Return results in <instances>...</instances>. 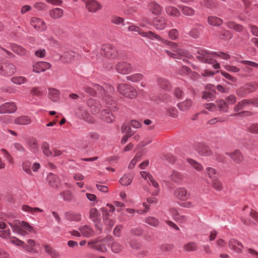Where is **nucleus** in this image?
Here are the masks:
<instances>
[{
    "label": "nucleus",
    "instance_id": "a878e982",
    "mask_svg": "<svg viewBox=\"0 0 258 258\" xmlns=\"http://www.w3.org/2000/svg\"><path fill=\"white\" fill-rule=\"evenodd\" d=\"M31 119L30 117L28 116H19L14 120V123L18 125H28L31 123Z\"/></svg>",
    "mask_w": 258,
    "mask_h": 258
},
{
    "label": "nucleus",
    "instance_id": "ddd939ff",
    "mask_svg": "<svg viewBox=\"0 0 258 258\" xmlns=\"http://www.w3.org/2000/svg\"><path fill=\"white\" fill-rule=\"evenodd\" d=\"M174 195L179 200L186 201L190 196V194L183 187H179L174 191Z\"/></svg>",
    "mask_w": 258,
    "mask_h": 258
},
{
    "label": "nucleus",
    "instance_id": "aec40b11",
    "mask_svg": "<svg viewBox=\"0 0 258 258\" xmlns=\"http://www.w3.org/2000/svg\"><path fill=\"white\" fill-rule=\"evenodd\" d=\"M229 247L236 253H241L243 247V244L234 239H231L229 241Z\"/></svg>",
    "mask_w": 258,
    "mask_h": 258
},
{
    "label": "nucleus",
    "instance_id": "dca6fc26",
    "mask_svg": "<svg viewBox=\"0 0 258 258\" xmlns=\"http://www.w3.org/2000/svg\"><path fill=\"white\" fill-rule=\"evenodd\" d=\"M87 104L93 114H97L100 111L101 104L99 101L91 99L88 101Z\"/></svg>",
    "mask_w": 258,
    "mask_h": 258
},
{
    "label": "nucleus",
    "instance_id": "864d4df0",
    "mask_svg": "<svg viewBox=\"0 0 258 258\" xmlns=\"http://www.w3.org/2000/svg\"><path fill=\"white\" fill-rule=\"evenodd\" d=\"M197 245L194 242H190L184 246V249L187 251H193L197 249Z\"/></svg>",
    "mask_w": 258,
    "mask_h": 258
},
{
    "label": "nucleus",
    "instance_id": "37998d69",
    "mask_svg": "<svg viewBox=\"0 0 258 258\" xmlns=\"http://www.w3.org/2000/svg\"><path fill=\"white\" fill-rule=\"evenodd\" d=\"M127 79L133 82H137L142 80L143 78V75L142 74H135L127 76Z\"/></svg>",
    "mask_w": 258,
    "mask_h": 258
},
{
    "label": "nucleus",
    "instance_id": "4c0bfd02",
    "mask_svg": "<svg viewBox=\"0 0 258 258\" xmlns=\"http://www.w3.org/2000/svg\"><path fill=\"white\" fill-rule=\"evenodd\" d=\"M216 105L219 108L220 111L222 112H227L228 110V107L226 103L223 100H218L216 101Z\"/></svg>",
    "mask_w": 258,
    "mask_h": 258
},
{
    "label": "nucleus",
    "instance_id": "f3484780",
    "mask_svg": "<svg viewBox=\"0 0 258 258\" xmlns=\"http://www.w3.org/2000/svg\"><path fill=\"white\" fill-rule=\"evenodd\" d=\"M76 113L78 117L89 123H92L94 122V119L92 116L86 110L82 108L78 109Z\"/></svg>",
    "mask_w": 258,
    "mask_h": 258
},
{
    "label": "nucleus",
    "instance_id": "5fc2aeb1",
    "mask_svg": "<svg viewBox=\"0 0 258 258\" xmlns=\"http://www.w3.org/2000/svg\"><path fill=\"white\" fill-rule=\"evenodd\" d=\"M202 98L208 101L213 100L215 98L214 92H205L204 93Z\"/></svg>",
    "mask_w": 258,
    "mask_h": 258
},
{
    "label": "nucleus",
    "instance_id": "bb28decb",
    "mask_svg": "<svg viewBox=\"0 0 258 258\" xmlns=\"http://www.w3.org/2000/svg\"><path fill=\"white\" fill-rule=\"evenodd\" d=\"M81 233L85 237H89L94 234L93 229L89 226L85 225L79 228Z\"/></svg>",
    "mask_w": 258,
    "mask_h": 258
},
{
    "label": "nucleus",
    "instance_id": "6e6d98bb",
    "mask_svg": "<svg viewBox=\"0 0 258 258\" xmlns=\"http://www.w3.org/2000/svg\"><path fill=\"white\" fill-rule=\"evenodd\" d=\"M168 37L172 40H175L178 37V31L176 29H172L168 32Z\"/></svg>",
    "mask_w": 258,
    "mask_h": 258
},
{
    "label": "nucleus",
    "instance_id": "680f3d73",
    "mask_svg": "<svg viewBox=\"0 0 258 258\" xmlns=\"http://www.w3.org/2000/svg\"><path fill=\"white\" fill-rule=\"evenodd\" d=\"M212 186L218 191H220L222 189V184L221 182L218 179H214L212 182Z\"/></svg>",
    "mask_w": 258,
    "mask_h": 258
},
{
    "label": "nucleus",
    "instance_id": "0eeeda50",
    "mask_svg": "<svg viewBox=\"0 0 258 258\" xmlns=\"http://www.w3.org/2000/svg\"><path fill=\"white\" fill-rule=\"evenodd\" d=\"M169 47L175 53H173L168 50H165V51L167 55L172 58H179L180 56H183L189 57L190 55L189 52L187 51L178 48L177 44L176 46V48L175 49L172 48L170 46H169Z\"/></svg>",
    "mask_w": 258,
    "mask_h": 258
},
{
    "label": "nucleus",
    "instance_id": "1a4fd4ad",
    "mask_svg": "<svg viewBox=\"0 0 258 258\" xmlns=\"http://www.w3.org/2000/svg\"><path fill=\"white\" fill-rule=\"evenodd\" d=\"M89 218L95 223L96 228L99 231H101V227L99 224L100 222V214L97 209L95 208H91L89 210Z\"/></svg>",
    "mask_w": 258,
    "mask_h": 258
},
{
    "label": "nucleus",
    "instance_id": "393cba45",
    "mask_svg": "<svg viewBox=\"0 0 258 258\" xmlns=\"http://www.w3.org/2000/svg\"><path fill=\"white\" fill-rule=\"evenodd\" d=\"M149 10L155 15H158L161 13V7L156 2H151L148 5Z\"/></svg>",
    "mask_w": 258,
    "mask_h": 258
},
{
    "label": "nucleus",
    "instance_id": "8fccbe9b",
    "mask_svg": "<svg viewBox=\"0 0 258 258\" xmlns=\"http://www.w3.org/2000/svg\"><path fill=\"white\" fill-rule=\"evenodd\" d=\"M187 161L188 163L197 171H201L203 169V166L195 160L188 158L187 159Z\"/></svg>",
    "mask_w": 258,
    "mask_h": 258
},
{
    "label": "nucleus",
    "instance_id": "4468645a",
    "mask_svg": "<svg viewBox=\"0 0 258 258\" xmlns=\"http://www.w3.org/2000/svg\"><path fill=\"white\" fill-rule=\"evenodd\" d=\"M51 66V64L49 62L39 61L33 65V71L36 73H40L50 69Z\"/></svg>",
    "mask_w": 258,
    "mask_h": 258
},
{
    "label": "nucleus",
    "instance_id": "603ef678",
    "mask_svg": "<svg viewBox=\"0 0 258 258\" xmlns=\"http://www.w3.org/2000/svg\"><path fill=\"white\" fill-rule=\"evenodd\" d=\"M132 181V178L130 177L129 176L124 175L122 177L120 180L119 182L122 185L126 186L130 185Z\"/></svg>",
    "mask_w": 258,
    "mask_h": 258
},
{
    "label": "nucleus",
    "instance_id": "423d86ee",
    "mask_svg": "<svg viewBox=\"0 0 258 258\" xmlns=\"http://www.w3.org/2000/svg\"><path fill=\"white\" fill-rule=\"evenodd\" d=\"M30 24L36 30L39 32L44 31L47 28L46 24L44 20L37 17L31 18Z\"/></svg>",
    "mask_w": 258,
    "mask_h": 258
},
{
    "label": "nucleus",
    "instance_id": "4d7b16f0",
    "mask_svg": "<svg viewBox=\"0 0 258 258\" xmlns=\"http://www.w3.org/2000/svg\"><path fill=\"white\" fill-rule=\"evenodd\" d=\"M213 58L216 57L217 56L220 57L224 59H229L230 56L228 54L223 52H213Z\"/></svg>",
    "mask_w": 258,
    "mask_h": 258
},
{
    "label": "nucleus",
    "instance_id": "6ab92c4d",
    "mask_svg": "<svg viewBox=\"0 0 258 258\" xmlns=\"http://www.w3.org/2000/svg\"><path fill=\"white\" fill-rule=\"evenodd\" d=\"M47 180L49 184L54 188H57L60 185V179L57 176L52 173H50L47 175Z\"/></svg>",
    "mask_w": 258,
    "mask_h": 258
},
{
    "label": "nucleus",
    "instance_id": "3c124183",
    "mask_svg": "<svg viewBox=\"0 0 258 258\" xmlns=\"http://www.w3.org/2000/svg\"><path fill=\"white\" fill-rule=\"evenodd\" d=\"M158 83L160 86L164 89H168L170 87V84L169 82L165 79H159L158 80Z\"/></svg>",
    "mask_w": 258,
    "mask_h": 258
},
{
    "label": "nucleus",
    "instance_id": "a19ab883",
    "mask_svg": "<svg viewBox=\"0 0 258 258\" xmlns=\"http://www.w3.org/2000/svg\"><path fill=\"white\" fill-rule=\"evenodd\" d=\"M11 81L14 84L20 85L27 82V79L23 76L14 77L11 79Z\"/></svg>",
    "mask_w": 258,
    "mask_h": 258
},
{
    "label": "nucleus",
    "instance_id": "ea45409f",
    "mask_svg": "<svg viewBox=\"0 0 258 258\" xmlns=\"http://www.w3.org/2000/svg\"><path fill=\"white\" fill-rule=\"evenodd\" d=\"M23 211L29 212L32 214H35L36 212H42L43 210L39 208H31L28 205H23L22 207Z\"/></svg>",
    "mask_w": 258,
    "mask_h": 258
},
{
    "label": "nucleus",
    "instance_id": "a18cd8bd",
    "mask_svg": "<svg viewBox=\"0 0 258 258\" xmlns=\"http://www.w3.org/2000/svg\"><path fill=\"white\" fill-rule=\"evenodd\" d=\"M12 50L20 55L25 54L26 53V50L22 46L14 44L12 45Z\"/></svg>",
    "mask_w": 258,
    "mask_h": 258
},
{
    "label": "nucleus",
    "instance_id": "20e7f679",
    "mask_svg": "<svg viewBox=\"0 0 258 258\" xmlns=\"http://www.w3.org/2000/svg\"><path fill=\"white\" fill-rule=\"evenodd\" d=\"M101 53L106 58L115 59L118 56V52L115 47L110 44H104L101 48Z\"/></svg>",
    "mask_w": 258,
    "mask_h": 258
},
{
    "label": "nucleus",
    "instance_id": "09e8293b",
    "mask_svg": "<svg viewBox=\"0 0 258 258\" xmlns=\"http://www.w3.org/2000/svg\"><path fill=\"white\" fill-rule=\"evenodd\" d=\"M61 197L66 201H71L73 199V196L70 190H65L60 193Z\"/></svg>",
    "mask_w": 258,
    "mask_h": 258
},
{
    "label": "nucleus",
    "instance_id": "c9c22d12",
    "mask_svg": "<svg viewBox=\"0 0 258 258\" xmlns=\"http://www.w3.org/2000/svg\"><path fill=\"white\" fill-rule=\"evenodd\" d=\"M179 9L183 14L187 16H192L195 13V10L189 7L181 6L179 7Z\"/></svg>",
    "mask_w": 258,
    "mask_h": 258
},
{
    "label": "nucleus",
    "instance_id": "79ce46f5",
    "mask_svg": "<svg viewBox=\"0 0 258 258\" xmlns=\"http://www.w3.org/2000/svg\"><path fill=\"white\" fill-rule=\"evenodd\" d=\"M35 245V241L33 240L29 239L27 240V244L24 243L22 247L28 252H31L34 251V247Z\"/></svg>",
    "mask_w": 258,
    "mask_h": 258
},
{
    "label": "nucleus",
    "instance_id": "c03bdc74",
    "mask_svg": "<svg viewBox=\"0 0 258 258\" xmlns=\"http://www.w3.org/2000/svg\"><path fill=\"white\" fill-rule=\"evenodd\" d=\"M145 222L153 227L158 226L159 223L158 220L153 217H149L145 218Z\"/></svg>",
    "mask_w": 258,
    "mask_h": 258
},
{
    "label": "nucleus",
    "instance_id": "7ed1b4c3",
    "mask_svg": "<svg viewBox=\"0 0 258 258\" xmlns=\"http://www.w3.org/2000/svg\"><path fill=\"white\" fill-rule=\"evenodd\" d=\"M117 90L121 95L126 97L133 99L137 96V92L135 89L129 85L120 84L118 85Z\"/></svg>",
    "mask_w": 258,
    "mask_h": 258
},
{
    "label": "nucleus",
    "instance_id": "f03ea898",
    "mask_svg": "<svg viewBox=\"0 0 258 258\" xmlns=\"http://www.w3.org/2000/svg\"><path fill=\"white\" fill-rule=\"evenodd\" d=\"M140 35L144 37H147L148 38L154 40V39L159 40L162 43L170 46L172 48L175 49L176 47V43L168 40L167 39L161 38L159 35H157L155 33L152 31L143 32H141Z\"/></svg>",
    "mask_w": 258,
    "mask_h": 258
},
{
    "label": "nucleus",
    "instance_id": "6e6552de",
    "mask_svg": "<svg viewBox=\"0 0 258 258\" xmlns=\"http://www.w3.org/2000/svg\"><path fill=\"white\" fill-rule=\"evenodd\" d=\"M15 66L10 63H5L0 66V74L5 76H11L16 72Z\"/></svg>",
    "mask_w": 258,
    "mask_h": 258
},
{
    "label": "nucleus",
    "instance_id": "b1692460",
    "mask_svg": "<svg viewBox=\"0 0 258 258\" xmlns=\"http://www.w3.org/2000/svg\"><path fill=\"white\" fill-rule=\"evenodd\" d=\"M48 98L53 102H57L59 99V91L58 90L53 88H48Z\"/></svg>",
    "mask_w": 258,
    "mask_h": 258
},
{
    "label": "nucleus",
    "instance_id": "39448f33",
    "mask_svg": "<svg viewBox=\"0 0 258 258\" xmlns=\"http://www.w3.org/2000/svg\"><path fill=\"white\" fill-rule=\"evenodd\" d=\"M258 88V84L255 82L249 83L240 88L236 92L238 96H244L248 93L255 91Z\"/></svg>",
    "mask_w": 258,
    "mask_h": 258
},
{
    "label": "nucleus",
    "instance_id": "412c9836",
    "mask_svg": "<svg viewBox=\"0 0 258 258\" xmlns=\"http://www.w3.org/2000/svg\"><path fill=\"white\" fill-rule=\"evenodd\" d=\"M101 116V119L107 123H111L115 119V117L112 112L107 109L102 110Z\"/></svg>",
    "mask_w": 258,
    "mask_h": 258
},
{
    "label": "nucleus",
    "instance_id": "4be33fe9",
    "mask_svg": "<svg viewBox=\"0 0 258 258\" xmlns=\"http://www.w3.org/2000/svg\"><path fill=\"white\" fill-rule=\"evenodd\" d=\"M86 6L89 11L91 12H95L101 8L99 4L94 0H87Z\"/></svg>",
    "mask_w": 258,
    "mask_h": 258
},
{
    "label": "nucleus",
    "instance_id": "2f4dec72",
    "mask_svg": "<svg viewBox=\"0 0 258 258\" xmlns=\"http://www.w3.org/2000/svg\"><path fill=\"white\" fill-rule=\"evenodd\" d=\"M45 251L52 258H58L60 256L59 253L53 248L48 245L44 246Z\"/></svg>",
    "mask_w": 258,
    "mask_h": 258
},
{
    "label": "nucleus",
    "instance_id": "de8ad7c7",
    "mask_svg": "<svg viewBox=\"0 0 258 258\" xmlns=\"http://www.w3.org/2000/svg\"><path fill=\"white\" fill-rule=\"evenodd\" d=\"M42 149L43 153L47 156L53 155V153L49 149V145L46 142H43L42 144Z\"/></svg>",
    "mask_w": 258,
    "mask_h": 258
},
{
    "label": "nucleus",
    "instance_id": "c85d7f7f",
    "mask_svg": "<svg viewBox=\"0 0 258 258\" xmlns=\"http://www.w3.org/2000/svg\"><path fill=\"white\" fill-rule=\"evenodd\" d=\"M249 99H244L239 102L238 104L234 107V110L238 112L241 110L244 109L247 106L250 105Z\"/></svg>",
    "mask_w": 258,
    "mask_h": 258
},
{
    "label": "nucleus",
    "instance_id": "9d476101",
    "mask_svg": "<svg viewBox=\"0 0 258 258\" xmlns=\"http://www.w3.org/2000/svg\"><path fill=\"white\" fill-rule=\"evenodd\" d=\"M17 106L14 102H6L0 106V114L13 113L16 111Z\"/></svg>",
    "mask_w": 258,
    "mask_h": 258
},
{
    "label": "nucleus",
    "instance_id": "338daca9",
    "mask_svg": "<svg viewBox=\"0 0 258 258\" xmlns=\"http://www.w3.org/2000/svg\"><path fill=\"white\" fill-rule=\"evenodd\" d=\"M220 37L223 39H229L232 37V35L229 31L224 30L221 32V35Z\"/></svg>",
    "mask_w": 258,
    "mask_h": 258
},
{
    "label": "nucleus",
    "instance_id": "e2e57ef3",
    "mask_svg": "<svg viewBox=\"0 0 258 258\" xmlns=\"http://www.w3.org/2000/svg\"><path fill=\"white\" fill-rule=\"evenodd\" d=\"M201 31V28H194L190 31L189 35L194 38H197L199 36Z\"/></svg>",
    "mask_w": 258,
    "mask_h": 258
},
{
    "label": "nucleus",
    "instance_id": "f8f14e48",
    "mask_svg": "<svg viewBox=\"0 0 258 258\" xmlns=\"http://www.w3.org/2000/svg\"><path fill=\"white\" fill-rule=\"evenodd\" d=\"M78 57V54L74 51H70L65 52L63 55H60L59 59L61 62L68 63L71 62L72 60L77 59Z\"/></svg>",
    "mask_w": 258,
    "mask_h": 258
},
{
    "label": "nucleus",
    "instance_id": "052dcab7",
    "mask_svg": "<svg viewBox=\"0 0 258 258\" xmlns=\"http://www.w3.org/2000/svg\"><path fill=\"white\" fill-rule=\"evenodd\" d=\"M111 249L115 253H119L122 249V246L117 242H113L111 245Z\"/></svg>",
    "mask_w": 258,
    "mask_h": 258
},
{
    "label": "nucleus",
    "instance_id": "58836bf2",
    "mask_svg": "<svg viewBox=\"0 0 258 258\" xmlns=\"http://www.w3.org/2000/svg\"><path fill=\"white\" fill-rule=\"evenodd\" d=\"M167 14L172 17H178L180 15L179 11L176 8L172 6H169L166 8Z\"/></svg>",
    "mask_w": 258,
    "mask_h": 258
},
{
    "label": "nucleus",
    "instance_id": "13d9d810",
    "mask_svg": "<svg viewBox=\"0 0 258 258\" xmlns=\"http://www.w3.org/2000/svg\"><path fill=\"white\" fill-rule=\"evenodd\" d=\"M29 145L33 152H35L38 151L39 146L36 140H30L29 142Z\"/></svg>",
    "mask_w": 258,
    "mask_h": 258
},
{
    "label": "nucleus",
    "instance_id": "f704fd0d",
    "mask_svg": "<svg viewBox=\"0 0 258 258\" xmlns=\"http://www.w3.org/2000/svg\"><path fill=\"white\" fill-rule=\"evenodd\" d=\"M227 154L233 159L234 162L236 163L241 162L243 159L242 155H241L240 152L238 150H236L231 153Z\"/></svg>",
    "mask_w": 258,
    "mask_h": 258
},
{
    "label": "nucleus",
    "instance_id": "0e129e2a",
    "mask_svg": "<svg viewBox=\"0 0 258 258\" xmlns=\"http://www.w3.org/2000/svg\"><path fill=\"white\" fill-rule=\"evenodd\" d=\"M206 172L210 178H214L216 177V171L215 169L212 167H208L206 169Z\"/></svg>",
    "mask_w": 258,
    "mask_h": 258
},
{
    "label": "nucleus",
    "instance_id": "473e14b6",
    "mask_svg": "<svg viewBox=\"0 0 258 258\" xmlns=\"http://www.w3.org/2000/svg\"><path fill=\"white\" fill-rule=\"evenodd\" d=\"M192 105V101L190 99H186V100L179 103L178 104L179 109L183 111L188 110Z\"/></svg>",
    "mask_w": 258,
    "mask_h": 258
},
{
    "label": "nucleus",
    "instance_id": "c756f323",
    "mask_svg": "<svg viewBox=\"0 0 258 258\" xmlns=\"http://www.w3.org/2000/svg\"><path fill=\"white\" fill-rule=\"evenodd\" d=\"M169 179L175 183H180L183 179V175L178 171H173L169 176Z\"/></svg>",
    "mask_w": 258,
    "mask_h": 258
},
{
    "label": "nucleus",
    "instance_id": "a211bd4d",
    "mask_svg": "<svg viewBox=\"0 0 258 258\" xmlns=\"http://www.w3.org/2000/svg\"><path fill=\"white\" fill-rule=\"evenodd\" d=\"M196 150L200 155L205 156H210L212 154L210 149L203 143H198L197 145Z\"/></svg>",
    "mask_w": 258,
    "mask_h": 258
},
{
    "label": "nucleus",
    "instance_id": "bf43d9fd",
    "mask_svg": "<svg viewBox=\"0 0 258 258\" xmlns=\"http://www.w3.org/2000/svg\"><path fill=\"white\" fill-rule=\"evenodd\" d=\"M31 93L33 96L40 97L42 95V89L40 87L32 88L31 90Z\"/></svg>",
    "mask_w": 258,
    "mask_h": 258
},
{
    "label": "nucleus",
    "instance_id": "774afa93",
    "mask_svg": "<svg viewBox=\"0 0 258 258\" xmlns=\"http://www.w3.org/2000/svg\"><path fill=\"white\" fill-rule=\"evenodd\" d=\"M248 131L251 133H258V124H252L250 125L248 128Z\"/></svg>",
    "mask_w": 258,
    "mask_h": 258
},
{
    "label": "nucleus",
    "instance_id": "5701e85b",
    "mask_svg": "<svg viewBox=\"0 0 258 258\" xmlns=\"http://www.w3.org/2000/svg\"><path fill=\"white\" fill-rule=\"evenodd\" d=\"M93 87L94 89L96 91V94L101 93L102 91L110 93L114 91V88L113 87L107 84H105L104 87L101 86L98 84H94Z\"/></svg>",
    "mask_w": 258,
    "mask_h": 258
},
{
    "label": "nucleus",
    "instance_id": "2eb2a0df",
    "mask_svg": "<svg viewBox=\"0 0 258 258\" xmlns=\"http://www.w3.org/2000/svg\"><path fill=\"white\" fill-rule=\"evenodd\" d=\"M153 23L156 29L162 30L166 28L167 25V20L163 17H158L154 19Z\"/></svg>",
    "mask_w": 258,
    "mask_h": 258
},
{
    "label": "nucleus",
    "instance_id": "69168bd1",
    "mask_svg": "<svg viewBox=\"0 0 258 258\" xmlns=\"http://www.w3.org/2000/svg\"><path fill=\"white\" fill-rule=\"evenodd\" d=\"M20 226L24 228L25 230H27L30 232H33V227L31 226L28 223L25 221H22L21 223H20Z\"/></svg>",
    "mask_w": 258,
    "mask_h": 258
},
{
    "label": "nucleus",
    "instance_id": "72a5a7b5",
    "mask_svg": "<svg viewBox=\"0 0 258 258\" xmlns=\"http://www.w3.org/2000/svg\"><path fill=\"white\" fill-rule=\"evenodd\" d=\"M208 22L210 25L218 26L223 23V20L217 17L210 16L208 18Z\"/></svg>",
    "mask_w": 258,
    "mask_h": 258
},
{
    "label": "nucleus",
    "instance_id": "49530a36",
    "mask_svg": "<svg viewBox=\"0 0 258 258\" xmlns=\"http://www.w3.org/2000/svg\"><path fill=\"white\" fill-rule=\"evenodd\" d=\"M31 163L29 161L25 160L22 163V169L27 174L32 175L31 170Z\"/></svg>",
    "mask_w": 258,
    "mask_h": 258
},
{
    "label": "nucleus",
    "instance_id": "f257e3e1",
    "mask_svg": "<svg viewBox=\"0 0 258 258\" xmlns=\"http://www.w3.org/2000/svg\"><path fill=\"white\" fill-rule=\"evenodd\" d=\"M196 58L202 62L213 64L215 69L220 68V64L213 59V52H209L204 48H199L197 51Z\"/></svg>",
    "mask_w": 258,
    "mask_h": 258
},
{
    "label": "nucleus",
    "instance_id": "e433bc0d",
    "mask_svg": "<svg viewBox=\"0 0 258 258\" xmlns=\"http://www.w3.org/2000/svg\"><path fill=\"white\" fill-rule=\"evenodd\" d=\"M148 182L150 185L152 184L154 187L156 188V189L153 191L152 195L153 196H157L160 190L159 184L154 179L152 176H150V179L148 180Z\"/></svg>",
    "mask_w": 258,
    "mask_h": 258
},
{
    "label": "nucleus",
    "instance_id": "9b49d317",
    "mask_svg": "<svg viewBox=\"0 0 258 258\" xmlns=\"http://www.w3.org/2000/svg\"><path fill=\"white\" fill-rule=\"evenodd\" d=\"M115 70L118 73L122 75L128 74L131 72L132 68L128 63L125 61L119 62L115 67Z\"/></svg>",
    "mask_w": 258,
    "mask_h": 258
},
{
    "label": "nucleus",
    "instance_id": "7c9ffc66",
    "mask_svg": "<svg viewBox=\"0 0 258 258\" xmlns=\"http://www.w3.org/2000/svg\"><path fill=\"white\" fill-rule=\"evenodd\" d=\"M63 10L60 8H55L49 11L50 16L54 19L61 18L63 15Z\"/></svg>",
    "mask_w": 258,
    "mask_h": 258
},
{
    "label": "nucleus",
    "instance_id": "cd10ccee",
    "mask_svg": "<svg viewBox=\"0 0 258 258\" xmlns=\"http://www.w3.org/2000/svg\"><path fill=\"white\" fill-rule=\"evenodd\" d=\"M64 216L69 221H79L82 219L81 214L78 213L66 212Z\"/></svg>",
    "mask_w": 258,
    "mask_h": 258
}]
</instances>
